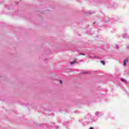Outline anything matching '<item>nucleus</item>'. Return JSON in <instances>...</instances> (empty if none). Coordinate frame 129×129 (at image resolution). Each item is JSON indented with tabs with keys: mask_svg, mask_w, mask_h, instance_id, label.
Masks as SVG:
<instances>
[{
	"mask_svg": "<svg viewBox=\"0 0 129 129\" xmlns=\"http://www.w3.org/2000/svg\"><path fill=\"white\" fill-rule=\"evenodd\" d=\"M123 38H125L126 39H129V35H126V34H122Z\"/></svg>",
	"mask_w": 129,
	"mask_h": 129,
	"instance_id": "1",
	"label": "nucleus"
},
{
	"mask_svg": "<svg viewBox=\"0 0 129 129\" xmlns=\"http://www.w3.org/2000/svg\"><path fill=\"white\" fill-rule=\"evenodd\" d=\"M86 14H88V15H92V14H94V12H92L91 11H88L86 12Z\"/></svg>",
	"mask_w": 129,
	"mask_h": 129,
	"instance_id": "2",
	"label": "nucleus"
},
{
	"mask_svg": "<svg viewBox=\"0 0 129 129\" xmlns=\"http://www.w3.org/2000/svg\"><path fill=\"white\" fill-rule=\"evenodd\" d=\"M126 63H127V59H124L123 60V65H124V66H125V65L126 64Z\"/></svg>",
	"mask_w": 129,
	"mask_h": 129,
	"instance_id": "3",
	"label": "nucleus"
},
{
	"mask_svg": "<svg viewBox=\"0 0 129 129\" xmlns=\"http://www.w3.org/2000/svg\"><path fill=\"white\" fill-rule=\"evenodd\" d=\"M75 63H76V60H74V61H71V62H70V64H71V65H73V64H75Z\"/></svg>",
	"mask_w": 129,
	"mask_h": 129,
	"instance_id": "4",
	"label": "nucleus"
},
{
	"mask_svg": "<svg viewBox=\"0 0 129 129\" xmlns=\"http://www.w3.org/2000/svg\"><path fill=\"white\" fill-rule=\"evenodd\" d=\"M100 63H101L103 65H105V61H103V60H101Z\"/></svg>",
	"mask_w": 129,
	"mask_h": 129,
	"instance_id": "5",
	"label": "nucleus"
},
{
	"mask_svg": "<svg viewBox=\"0 0 129 129\" xmlns=\"http://www.w3.org/2000/svg\"><path fill=\"white\" fill-rule=\"evenodd\" d=\"M99 114H100L99 112L97 111L95 113V115H97V116H98V115H99Z\"/></svg>",
	"mask_w": 129,
	"mask_h": 129,
	"instance_id": "6",
	"label": "nucleus"
},
{
	"mask_svg": "<svg viewBox=\"0 0 129 129\" xmlns=\"http://www.w3.org/2000/svg\"><path fill=\"white\" fill-rule=\"evenodd\" d=\"M94 56H92L91 55L89 56V58H90V59H92V58H94Z\"/></svg>",
	"mask_w": 129,
	"mask_h": 129,
	"instance_id": "7",
	"label": "nucleus"
},
{
	"mask_svg": "<svg viewBox=\"0 0 129 129\" xmlns=\"http://www.w3.org/2000/svg\"><path fill=\"white\" fill-rule=\"evenodd\" d=\"M80 55H82L83 56H85V54H84V53H80Z\"/></svg>",
	"mask_w": 129,
	"mask_h": 129,
	"instance_id": "8",
	"label": "nucleus"
},
{
	"mask_svg": "<svg viewBox=\"0 0 129 129\" xmlns=\"http://www.w3.org/2000/svg\"><path fill=\"white\" fill-rule=\"evenodd\" d=\"M121 81L124 82V79L121 78Z\"/></svg>",
	"mask_w": 129,
	"mask_h": 129,
	"instance_id": "9",
	"label": "nucleus"
},
{
	"mask_svg": "<svg viewBox=\"0 0 129 129\" xmlns=\"http://www.w3.org/2000/svg\"><path fill=\"white\" fill-rule=\"evenodd\" d=\"M89 129H93L92 127H91Z\"/></svg>",
	"mask_w": 129,
	"mask_h": 129,
	"instance_id": "10",
	"label": "nucleus"
},
{
	"mask_svg": "<svg viewBox=\"0 0 129 129\" xmlns=\"http://www.w3.org/2000/svg\"><path fill=\"white\" fill-rule=\"evenodd\" d=\"M60 83H62V81H60Z\"/></svg>",
	"mask_w": 129,
	"mask_h": 129,
	"instance_id": "11",
	"label": "nucleus"
},
{
	"mask_svg": "<svg viewBox=\"0 0 129 129\" xmlns=\"http://www.w3.org/2000/svg\"><path fill=\"white\" fill-rule=\"evenodd\" d=\"M84 73L85 74H86V73H85V72H84Z\"/></svg>",
	"mask_w": 129,
	"mask_h": 129,
	"instance_id": "12",
	"label": "nucleus"
}]
</instances>
